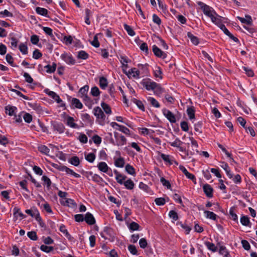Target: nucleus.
Listing matches in <instances>:
<instances>
[{
	"label": "nucleus",
	"instance_id": "nucleus-21",
	"mask_svg": "<svg viewBox=\"0 0 257 257\" xmlns=\"http://www.w3.org/2000/svg\"><path fill=\"white\" fill-rule=\"evenodd\" d=\"M204 213L205 214V217L207 218H209L213 220H216L217 215L213 212L207 210H204Z\"/></svg>",
	"mask_w": 257,
	"mask_h": 257
},
{
	"label": "nucleus",
	"instance_id": "nucleus-49",
	"mask_svg": "<svg viewBox=\"0 0 257 257\" xmlns=\"http://www.w3.org/2000/svg\"><path fill=\"white\" fill-rule=\"evenodd\" d=\"M38 209L33 207L32 209H27L25 210V212L28 214L30 215L31 217H33L35 216V214L38 212Z\"/></svg>",
	"mask_w": 257,
	"mask_h": 257
},
{
	"label": "nucleus",
	"instance_id": "nucleus-46",
	"mask_svg": "<svg viewBox=\"0 0 257 257\" xmlns=\"http://www.w3.org/2000/svg\"><path fill=\"white\" fill-rule=\"evenodd\" d=\"M126 176L122 174L119 175L118 177H115V179L118 183L119 184H123L124 180L126 179Z\"/></svg>",
	"mask_w": 257,
	"mask_h": 257
},
{
	"label": "nucleus",
	"instance_id": "nucleus-30",
	"mask_svg": "<svg viewBox=\"0 0 257 257\" xmlns=\"http://www.w3.org/2000/svg\"><path fill=\"white\" fill-rule=\"evenodd\" d=\"M61 204L65 206H67L68 207H72L76 205L74 200L71 199L66 198L65 199V201L61 202Z\"/></svg>",
	"mask_w": 257,
	"mask_h": 257
},
{
	"label": "nucleus",
	"instance_id": "nucleus-42",
	"mask_svg": "<svg viewBox=\"0 0 257 257\" xmlns=\"http://www.w3.org/2000/svg\"><path fill=\"white\" fill-rule=\"evenodd\" d=\"M205 244L208 249L212 251L213 252H215L217 250V247L215 246L214 243L208 241H206L205 242Z\"/></svg>",
	"mask_w": 257,
	"mask_h": 257
},
{
	"label": "nucleus",
	"instance_id": "nucleus-48",
	"mask_svg": "<svg viewBox=\"0 0 257 257\" xmlns=\"http://www.w3.org/2000/svg\"><path fill=\"white\" fill-rule=\"evenodd\" d=\"M223 19H225V18L221 17L220 16L217 14L216 22L214 23V24L217 25L219 28L221 27V26L223 25L222 24Z\"/></svg>",
	"mask_w": 257,
	"mask_h": 257
},
{
	"label": "nucleus",
	"instance_id": "nucleus-38",
	"mask_svg": "<svg viewBox=\"0 0 257 257\" xmlns=\"http://www.w3.org/2000/svg\"><path fill=\"white\" fill-rule=\"evenodd\" d=\"M101 106L106 114H110L111 113V108H110V106L107 104L103 102L101 103Z\"/></svg>",
	"mask_w": 257,
	"mask_h": 257
},
{
	"label": "nucleus",
	"instance_id": "nucleus-16",
	"mask_svg": "<svg viewBox=\"0 0 257 257\" xmlns=\"http://www.w3.org/2000/svg\"><path fill=\"white\" fill-rule=\"evenodd\" d=\"M16 109L15 106L8 105L5 107L6 113L10 116L15 115V111Z\"/></svg>",
	"mask_w": 257,
	"mask_h": 257
},
{
	"label": "nucleus",
	"instance_id": "nucleus-6",
	"mask_svg": "<svg viewBox=\"0 0 257 257\" xmlns=\"http://www.w3.org/2000/svg\"><path fill=\"white\" fill-rule=\"evenodd\" d=\"M145 87L148 90H154L155 89L161 90L162 89L160 85L155 82H146Z\"/></svg>",
	"mask_w": 257,
	"mask_h": 257
},
{
	"label": "nucleus",
	"instance_id": "nucleus-2",
	"mask_svg": "<svg viewBox=\"0 0 257 257\" xmlns=\"http://www.w3.org/2000/svg\"><path fill=\"white\" fill-rule=\"evenodd\" d=\"M93 113L96 117L99 123L101 125H103L104 124L105 115L102 109L99 106L95 107L93 109Z\"/></svg>",
	"mask_w": 257,
	"mask_h": 257
},
{
	"label": "nucleus",
	"instance_id": "nucleus-10",
	"mask_svg": "<svg viewBox=\"0 0 257 257\" xmlns=\"http://www.w3.org/2000/svg\"><path fill=\"white\" fill-rule=\"evenodd\" d=\"M84 220L89 225H93L95 223V219L93 215L90 212L85 214Z\"/></svg>",
	"mask_w": 257,
	"mask_h": 257
},
{
	"label": "nucleus",
	"instance_id": "nucleus-51",
	"mask_svg": "<svg viewBox=\"0 0 257 257\" xmlns=\"http://www.w3.org/2000/svg\"><path fill=\"white\" fill-rule=\"evenodd\" d=\"M42 29L47 35H49L51 38L54 37L53 34V30L51 28L46 27H43Z\"/></svg>",
	"mask_w": 257,
	"mask_h": 257
},
{
	"label": "nucleus",
	"instance_id": "nucleus-14",
	"mask_svg": "<svg viewBox=\"0 0 257 257\" xmlns=\"http://www.w3.org/2000/svg\"><path fill=\"white\" fill-rule=\"evenodd\" d=\"M49 147L52 149H55L56 150L57 152H58V153L56 154V156L60 159H61V160H65L66 159V157H65V155L61 151H59V149L56 146H55L54 145H52V144H49Z\"/></svg>",
	"mask_w": 257,
	"mask_h": 257
},
{
	"label": "nucleus",
	"instance_id": "nucleus-11",
	"mask_svg": "<svg viewBox=\"0 0 257 257\" xmlns=\"http://www.w3.org/2000/svg\"><path fill=\"white\" fill-rule=\"evenodd\" d=\"M245 18H243L240 17H237V18L243 24H245L250 26L252 25V20L251 17L249 15H245Z\"/></svg>",
	"mask_w": 257,
	"mask_h": 257
},
{
	"label": "nucleus",
	"instance_id": "nucleus-12",
	"mask_svg": "<svg viewBox=\"0 0 257 257\" xmlns=\"http://www.w3.org/2000/svg\"><path fill=\"white\" fill-rule=\"evenodd\" d=\"M203 191L206 195L209 198L213 196V189L210 185L205 184L203 187Z\"/></svg>",
	"mask_w": 257,
	"mask_h": 257
},
{
	"label": "nucleus",
	"instance_id": "nucleus-60",
	"mask_svg": "<svg viewBox=\"0 0 257 257\" xmlns=\"http://www.w3.org/2000/svg\"><path fill=\"white\" fill-rule=\"evenodd\" d=\"M169 215L170 218H172L175 221L178 219V214L174 210H171L169 213Z\"/></svg>",
	"mask_w": 257,
	"mask_h": 257
},
{
	"label": "nucleus",
	"instance_id": "nucleus-23",
	"mask_svg": "<svg viewBox=\"0 0 257 257\" xmlns=\"http://www.w3.org/2000/svg\"><path fill=\"white\" fill-rule=\"evenodd\" d=\"M123 184L124 185L125 187L128 190H132L135 186L134 183L131 179H127L126 181H124Z\"/></svg>",
	"mask_w": 257,
	"mask_h": 257
},
{
	"label": "nucleus",
	"instance_id": "nucleus-22",
	"mask_svg": "<svg viewBox=\"0 0 257 257\" xmlns=\"http://www.w3.org/2000/svg\"><path fill=\"white\" fill-rule=\"evenodd\" d=\"M187 36L193 44L197 45L199 44V39L197 37L194 36L191 32H188Z\"/></svg>",
	"mask_w": 257,
	"mask_h": 257
},
{
	"label": "nucleus",
	"instance_id": "nucleus-36",
	"mask_svg": "<svg viewBox=\"0 0 257 257\" xmlns=\"http://www.w3.org/2000/svg\"><path fill=\"white\" fill-rule=\"evenodd\" d=\"M187 113L190 119L195 118V110L193 107H188L187 109Z\"/></svg>",
	"mask_w": 257,
	"mask_h": 257
},
{
	"label": "nucleus",
	"instance_id": "nucleus-18",
	"mask_svg": "<svg viewBox=\"0 0 257 257\" xmlns=\"http://www.w3.org/2000/svg\"><path fill=\"white\" fill-rule=\"evenodd\" d=\"M132 75L133 77L135 78H139L140 77V71L136 68H133L130 69L127 75Z\"/></svg>",
	"mask_w": 257,
	"mask_h": 257
},
{
	"label": "nucleus",
	"instance_id": "nucleus-4",
	"mask_svg": "<svg viewBox=\"0 0 257 257\" xmlns=\"http://www.w3.org/2000/svg\"><path fill=\"white\" fill-rule=\"evenodd\" d=\"M61 58L67 64L73 65L75 63V60L73 58L72 55L67 53H63L61 55Z\"/></svg>",
	"mask_w": 257,
	"mask_h": 257
},
{
	"label": "nucleus",
	"instance_id": "nucleus-25",
	"mask_svg": "<svg viewBox=\"0 0 257 257\" xmlns=\"http://www.w3.org/2000/svg\"><path fill=\"white\" fill-rule=\"evenodd\" d=\"M218 245L219 246V253L223 255L224 257H228L229 254L226 247L224 246L220 245L219 243H218Z\"/></svg>",
	"mask_w": 257,
	"mask_h": 257
},
{
	"label": "nucleus",
	"instance_id": "nucleus-13",
	"mask_svg": "<svg viewBox=\"0 0 257 257\" xmlns=\"http://www.w3.org/2000/svg\"><path fill=\"white\" fill-rule=\"evenodd\" d=\"M13 211L14 217L16 220L18 219V216L21 218V219L25 218L26 217L25 215H24L22 212H20V209L17 207L14 208Z\"/></svg>",
	"mask_w": 257,
	"mask_h": 257
},
{
	"label": "nucleus",
	"instance_id": "nucleus-33",
	"mask_svg": "<svg viewBox=\"0 0 257 257\" xmlns=\"http://www.w3.org/2000/svg\"><path fill=\"white\" fill-rule=\"evenodd\" d=\"M89 55L85 51L81 50L78 52L77 57L78 59L86 60L88 58Z\"/></svg>",
	"mask_w": 257,
	"mask_h": 257
},
{
	"label": "nucleus",
	"instance_id": "nucleus-28",
	"mask_svg": "<svg viewBox=\"0 0 257 257\" xmlns=\"http://www.w3.org/2000/svg\"><path fill=\"white\" fill-rule=\"evenodd\" d=\"M86 173L90 176H92V180L95 182L99 183L102 180V178L100 177L98 175L96 174H93L92 172H86Z\"/></svg>",
	"mask_w": 257,
	"mask_h": 257
},
{
	"label": "nucleus",
	"instance_id": "nucleus-17",
	"mask_svg": "<svg viewBox=\"0 0 257 257\" xmlns=\"http://www.w3.org/2000/svg\"><path fill=\"white\" fill-rule=\"evenodd\" d=\"M60 231L62 232L65 236L70 240H72V236L69 233L68 230L66 229V227L64 225L61 224L59 228Z\"/></svg>",
	"mask_w": 257,
	"mask_h": 257
},
{
	"label": "nucleus",
	"instance_id": "nucleus-56",
	"mask_svg": "<svg viewBox=\"0 0 257 257\" xmlns=\"http://www.w3.org/2000/svg\"><path fill=\"white\" fill-rule=\"evenodd\" d=\"M19 50L23 54H27L28 53V47L24 44H21L19 46Z\"/></svg>",
	"mask_w": 257,
	"mask_h": 257
},
{
	"label": "nucleus",
	"instance_id": "nucleus-7",
	"mask_svg": "<svg viewBox=\"0 0 257 257\" xmlns=\"http://www.w3.org/2000/svg\"><path fill=\"white\" fill-rule=\"evenodd\" d=\"M153 52L154 54L158 57L164 59L167 57V54L163 52L156 45L153 46Z\"/></svg>",
	"mask_w": 257,
	"mask_h": 257
},
{
	"label": "nucleus",
	"instance_id": "nucleus-62",
	"mask_svg": "<svg viewBox=\"0 0 257 257\" xmlns=\"http://www.w3.org/2000/svg\"><path fill=\"white\" fill-rule=\"evenodd\" d=\"M155 202L157 205H163L165 204V199L164 198H157L155 200Z\"/></svg>",
	"mask_w": 257,
	"mask_h": 257
},
{
	"label": "nucleus",
	"instance_id": "nucleus-50",
	"mask_svg": "<svg viewBox=\"0 0 257 257\" xmlns=\"http://www.w3.org/2000/svg\"><path fill=\"white\" fill-rule=\"evenodd\" d=\"M234 209L233 207L230 208L229 210V215L231 218L234 221H237L238 217L236 213L234 212Z\"/></svg>",
	"mask_w": 257,
	"mask_h": 257
},
{
	"label": "nucleus",
	"instance_id": "nucleus-20",
	"mask_svg": "<svg viewBox=\"0 0 257 257\" xmlns=\"http://www.w3.org/2000/svg\"><path fill=\"white\" fill-rule=\"evenodd\" d=\"M71 104L72 105H74L75 107L81 109L83 107V105L82 103L80 101V100L76 98H73L71 101Z\"/></svg>",
	"mask_w": 257,
	"mask_h": 257
},
{
	"label": "nucleus",
	"instance_id": "nucleus-53",
	"mask_svg": "<svg viewBox=\"0 0 257 257\" xmlns=\"http://www.w3.org/2000/svg\"><path fill=\"white\" fill-rule=\"evenodd\" d=\"M23 118L25 122L30 123L32 121V115L29 113H25L23 115Z\"/></svg>",
	"mask_w": 257,
	"mask_h": 257
},
{
	"label": "nucleus",
	"instance_id": "nucleus-58",
	"mask_svg": "<svg viewBox=\"0 0 257 257\" xmlns=\"http://www.w3.org/2000/svg\"><path fill=\"white\" fill-rule=\"evenodd\" d=\"M180 225H181V227L183 228L185 230L186 234H188L192 229L191 227L185 223H180Z\"/></svg>",
	"mask_w": 257,
	"mask_h": 257
},
{
	"label": "nucleus",
	"instance_id": "nucleus-52",
	"mask_svg": "<svg viewBox=\"0 0 257 257\" xmlns=\"http://www.w3.org/2000/svg\"><path fill=\"white\" fill-rule=\"evenodd\" d=\"M202 126V122L201 121L198 122L194 124L195 131L197 132H198L199 134H201L202 132L201 130Z\"/></svg>",
	"mask_w": 257,
	"mask_h": 257
},
{
	"label": "nucleus",
	"instance_id": "nucleus-19",
	"mask_svg": "<svg viewBox=\"0 0 257 257\" xmlns=\"http://www.w3.org/2000/svg\"><path fill=\"white\" fill-rule=\"evenodd\" d=\"M147 100L150 104L154 107L159 108L160 107V104L159 102L154 97H149L147 98Z\"/></svg>",
	"mask_w": 257,
	"mask_h": 257
},
{
	"label": "nucleus",
	"instance_id": "nucleus-3",
	"mask_svg": "<svg viewBox=\"0 0 257 257\" xmlns=\"http://www.w3.org/2000/svg\"><path fill=\"white\" fill-rule=\"evenodd\" d=\"M114 136L116 140L115 145L117 146H121L125 145L126 143V138L122 135L117 133H114Z\"/></svg>",
	"mask_w": 257,
	"mask_h": 257
},
{
	"label": "nucleus",
	"instance_id": "nucleus-8",
	"mask_svg": "<svg viewBox=\"0 0 257 257\" xmlns=\"http://www.w3.org/2000/svg\"><path fill=\"white\" fill-rule=\"evenodd\" d=\"M52 126L54 130L57 131L60 134L63 133L65 131V126L61 122L54 121L52 123Z\"/></svg>",
	"mask_w": 257,
	"mask_h": 257
},
{
	"label": "nucleus",
	"instance_id": "nucleus-37",
	"mask_svg": "<svg viewBox=\"0 0 257 257\" xmlns=\"http://www.w3.org/2000/svg\"><path fill=\"white\" fill-rule=\"evenodd\" d=\"M132 101L134 103H135L137 105V106L138 107V108H139L141 110H142L143 111L145 110V107H144V104L141 100H138L136 98H133L132 99Z\"/></svg>",
	"mask_w": 257,
	"mask_h": 257
},
{
	"label": "nucleus",
	"instance_id": "nucleus-29",
	"mask_svg": "<svg viewBox=\"0 0 257 257\" xmlns=\"http://www.w3.org/2000/svg\"><path fill=\"white\" fill-rule=\"evenodd\" d=\"M125 170L126 172L132 175H135L136 172L135 168L131 165L127 164L125 167Z\"/></svg>",
	"mask_w": 257,
	"mask_h": 257
},
{
	"label": "nucleus",
	"instance_id": "nucleus-47",
	"mask_svg": "<svg viewBox=\"0 0 257 257\" xmlns=\"http://www.w3.org/2000/svg\"><path fill=\"white\" fill-rule=\"evenodd\" d=\"M28 236L33 240H37L38 239L37 233L34 231H29L27 233Z\"/></svg>",
	"mask_w": 257,
	"mask_h": 257
},
{
	"label": "nucleus",
	"instance_id": "nucleus-59",
	"mask_svg": "<svg viewBox=\"0 0 257 257\" xmlns=\"http://www.w3.org/2000/svg\"><path fill=\"white\" fill-rule=\"evenodd\" d=\"M170 145L174 147H179V146H181L183 142H181L178 138H176L174 142L172 143H170Z\"/></svg>",
	"mask_w": 257,
	"mask_h": 257
},
{
	"label": "nucleus",
	"instance_id": "nucleus-43",
	"mask_svg": "<svg viewBox=\"0 0 257 257\" xmlns=\"http://www.w3.org/2000/svg\"><path fill=\"white\" fill-rule=\"evenodd\" d=\"M140 227V226L138 223L135 222H132L130 224L128 228L131 230L135 231L139 230Z\"/></svg>",
	"mask_w": 257,
	"mask_h": 257
},
{
	"label": "nucleus",
	"instance_id": "nucleus-55",
	"mask_svg": "<svg viewBox=\"0 0 257 257\" xmlns=\"http://www.w3.org/2000/svg\"><path fill=\"white\" fill-rule=\"evenodd\" d=\"M128 249L130 251V252L134 255H136L138 254V250L137 249L136 247L134 245H129L128 246Z\"/></svg>",
	"mask_w": 257,
	"mask_h": 257
},
{
	"label": "nucleus",
	"instance_id": "nucleus-26",
	"mask_svg": "<svg viewBox=\"0 0 257 257\" xmlns=\"http://www.w3.org/2000/svg\"><path fill=\"white\" fill-rule=\"evenodd\" d=\"M125 164L124 160L122 157H119L116 160H115L114 162V165L116 167L119 168L123 167Z\"/></svg>",
	"mask_w": 257,
	"mask_h": 257
},
{
	"label": "nucleus",
	"instance_id": "nucleus-63",
	"mask_svg": "<svg viewBox=\"0 0 257 257\" xmlns=\"http://www.w3.org/2000/svg\"><path fill=\"white\" fill-rule=\"evenodd\" d=\"M81 118L83 121H86L88 122H91L92 120L91 116L88 113H83L81 114Z\"/></svg>",
	"mask_w": 257,
	"mask_h": 257
},
{
	"label": "nucleus",
	"instance_id": "nucleus-40",
	"mask_svg": "<svg viewBox=\"0 0 257 257\" xmlns=\"http://www.w3.org/2000/svg\"><path fill=\"white\" fill-rule=\"evenodd\" d=\"M69 162L75 166H78L80 164V160L78 157H72L69 160Z\"/></svg>",
	"mask_w": 257,
	"mask_h": 257
},
{
	"label": "nucleus",
	"instance_id": "nucleus-64",
	"mask_svg": "<svg viewBox=\"0 0 257 257\" xmlns=\"http://www.w3.org/2000/svg\"><path fill=\"white\" fill-rule=\"evenodd\" d=\"M42 56V54L39 50L36 49L33 51V57L35 59H38Z\"/></svg>",
	"mask_w": 257,
	"mask_h": 257
},
{
	"label": "nucleus",
	"instance_id": "nucleus-44",
	"mask_svg": "<svg viewBox=\"0 0 257 257\" xmlns=\"http://www.w3.org/2000/svg\"><path fill=\"white\" fill-rule=\"evenodd\" d=\"M85 159L90 163H93L95 159V155L94 153H89L85 155Z\"/></svg>",
	"mask_w": 257,
	"mask_h": 257
},
{
	"label": "nucleus",
	"instance_id": "nucleus-35",
	"mask_svg": "<svg viewBox=\"0 0 257 257\" xmlns=\"http://www.w3.org/2000/svg\"><path fill=\"white\" fill-rule=\"evenodd\" d=\"M38 150L42 153L48 155L50 149L45 145H41L38 147Z\"/></svg>",
	"mask_w": 257,
	"mask_h": 257
},
{
	"label": "nucleus",
	"instance_id": "nucleus-5",
	"mask_svg": "<svg viewBox=\"0 0 257 257\" xmlns=\"http://www.w3.org/2000/svg\"><path fill=\"white\" fill-rule=\"evenodd\" d=\"M163 113L171 123H175L176 121L174 114L170 110L165 108L163 109Z\"/></svg>",
	"mask_w": 257,
	"mask_h": 257
},
{
	"label": "nucleus",
	"instance_id": "nucleus-57",
	"mask_svg": "<svg viewBox=\"0 0 257 257\" xmlns=\"http://www.w3.org/2000/svg\"><path fill=\"white\" fill-rule=\"evenodd\" d=\"M88 89L89 86L88 85H85L80 89L79 92L82 95V96L85 95H87Z\"/></svg>",
	"mask_w": 257,
	"mask_h": 257
},
{
	"label": "nucleus",
	"instance_id": "nucleus-39",
	"mask_svg": "<svg viewBox=\"0 0 257 257\" xmlns=\"http://www.w3.org/2000/svg\"><path fill=\"white\" fill-rule=\"evenodd\" d=\"M161 157L165 162L169 163V165L173 164L172 160L171 159L169 155L162 153L161 154Z\"/></svg>",
	"mask_w": 257,
	"mask_h": 257
},
{
	"label": "nucleus",
	"instance_id": "nucleus-45",
	"mask_svg": "<svg viewBox=\"0 0 257 257\" xmlns=\"http://www.w3.org/2000/svg\"><path fill=\"white\" fill-rule=\"evenodd\" d=\"M90 93L92 96L97 97L99 95L100 91L97 86H94L92 87Z\"/></svg>",
	"mask_w": 257,
	"mask_h": 257
},
{
	"label": "nucleus",
	"instance_id": "nucleus-24",
	"mask_svg": "<svg viewBox=\"0 0 257 257\" xmlns=\"http://www.w3.org/2000/svg\"><path fill=\"white\" fill-rule=\"evenodd\" d=\"M240 222L244 226H250L249 219L247 216H242L240 218Z\"/></svg>",
	"mask_w": 257,
	"mask_h": 257
},
{
	"label": "nucleus",
	"instance_id": "nucleus-34",
	"mask_svg": "<svg viewBox=\"0 0 257 257\" xmlns=\"http://www.w3.org/2000/svg\"><path fill=\"white\" fill-rule=\"evenodd\" d=\"M124 29L127 32L128 35L131 36H134L135 35V32L133 29L129 25L125 24H124Z\"/></svg>",
	"mask_w": 257,
	"mask_h": 257
},
{
	"label": "nucleus",
	"instance_id": "nucleus-41",
	"mask_svg": "<svg viewBox=\"0 0 257 257\" xmlns=\"http://www.w3.org/2000/svg\"><path fill=\"white\" fill-rule=\"evenodd\" d=\"M40 249L42 251H43L45 252L49 253L54 250V247L53 246H47V245L43 244L41 246Z\"/></svg>",
	"mask_w": 257,
	"mask_h": 257
},
{
	"label": "nucleus",
	"instance_id": "nucleus-61",
	"mask_svg": "<svg viewBox=\"0 0 257 257\" xmlns=\"http://www.w3.org/2000/svg\"><path fill=\"white\" fill-rule=\"evenodd\" d=\"M160 181L162 183L163 185L166 186L168 189H170L171 188V186L170 183L164 177L161 178Z\"/></svg>",
	"mask_w": 257,
	"mask_h": 257
},
{
	"label": "nucleus",
	"instance_id": "nucleus-1",
	"mask_svg": "<svg viewBox=\"0 0 257 257\" xmlns=\"http://www.w3.org/2000/svg\"><path fill=\"white\" fill-rule=\"evenodd\" d=\"M198 5L200 6V8L203 12L204 15L210 18L212 22L214 24L216 22L217 16V14L214 10L212 8L201 2H198Z\"/></svg>",
	"mask_w": 257,
	"mask_h": 257
},
{
	"label": "nucleus",
	"instance_id": "nucleus-9",
	"mask_svg": "<svg viewBox=\"0 0 257 257\" xmlns=\"http://www.w3.org/2000/svg\"><path fill=\"white\" fill-rule=\"evenodd\" d=\"M66 123L67 125L70 126V127L74 128H78L79 126L77 124L74 122V119L73 117L67 115L66 118Z\"/></svg>",
	"mask_w": 257,
	"mask_h": 257
},
{
	"label": "nucleus",
	"instance_id": "nucleus-27",
	"mask_svg": "<svg viewBox=\"0 0 257 257\" xmlns=\"http://www.w3.org/2000/svg\"><path fill=\"white\" fill-rule=\"evenodd\" d=\"M56 64L55 63H53L52 65H47L45 66V68L47 69L46 72L48 73H52L55 71L56 69Z\"/></svg>",
	"mask_w": 257,
	"mask_h": 257
},
{
	"label": "nucleus",
	"instance_id": "nucleus-54",
	"mask_svg": "<svg viewBox=\"0 0 257 257\" xmlns=\"http://www.w3.org/2000/svg\"><path fill=\"white\" fill-rule=\"evenodd\" d=\"M9 142V140L6 136L0 135V144L6 146Z\"/></svg>",
	"mask_w": 257,
	"mask_h": 257
},
{
	"label": "nucleus",
	"instance_id": "nucleus-31",
	"mask_svg": "<svg viewBox=\"0 0 257 257\" xmlns=\"http://www.w3.org/2000/svg\"><path fill=\"white\" fill-rule=\"evenodd\" d=\"M36 11L37 14L43 16H46L48 12L47 9L40 7H37L36 9Z\"/></svg>",
	"mask_w": 257,
	"mask_h": 257
},
{
	"label": "nucleus",
	"instance_id": "nucleus-15",
	"mask_svg": "<svg viewBox=\"0 0 257 257\" xmlns=\"http://www.w3.org/2000/svg\"><path fill=\"white\" fill-rule=\"evenodd\" d=\"M97 167L100 171L103 173H107L109 167L105 162H101L98 164Z\"/></svg>",
	"mask_w": 257,
	"mask_h": 257
},
{
	"label": "nucleus",
	"instance_id": "nucleus-32",
	"mask_svg": "<svg viewBox=\"0 0 257 257\" xmlns=\"http://www.w3.org/2000/svg\"><path fill=\"white\" fill-rule=\"evenodd\" d=\"M108 83L106 78L101 77L99 78V85L102 89H105L107 86Z\"/></svg>",
	"mask_w": 257,
	"mask_h": 257
}]
</instances>
